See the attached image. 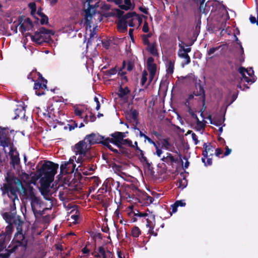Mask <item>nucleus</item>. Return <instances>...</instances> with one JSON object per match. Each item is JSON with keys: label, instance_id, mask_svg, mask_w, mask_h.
Here are the masks:
<instances>
[{"label": "nucleus", "instance_id": "obj_41", "mask_svg": "<svg viewBox=\"0 0 258 258\" xmlns=\"http://www.w3.org/2000/svg\"><path fill=\"white\" fill-rule=\"evenodd\" d=\"M197 121V130L198 131H201L202 129L205 128V124L203 123L202 121H200L199 118L196 119Z\"/></svg>", "mask_w": 258, "mask_h": 258}, {"label": "nucleus", "instance_id": "obj_15", "mask_svg": "<svg viewBox=\"0 0 258 258\" xmlns=\"http://www.w3.org/2000/svg\"><path fill=\"white\" fill-rule=\"evenodd\" d=\"M139 203L145 205H149L154 201V198L150 196L146 192L142 191L139 198H136Z\"/></svg>", "mask_w": 258, "mask_h": 258}, {"label": "nucleus", "instance_id": "obj_12", "mask_svg": "<svg viewBox=\"0 0 258 258\" xmlns=\"http://www.w3.org/2000/svg\"><path fill=\"white\" fill-rule=\"evenodd\" d=\"M1 190L2 191L3 195L7 194L8 197L13 201H14L16 199L18 200L17 194L19 191V188L18 187L15 186L14 185H12L8 187L7 191L5 190L3 187H1Z\"/></svg>", "mask_w": 258, "mask_h": 258}, {"label": "nucleus", "instance_id": "obj_52", "mask_svg": "<svg viewBox=\"0 0 258 258\" xmlns=\"http://www.w3.org/2000/svg\"><path fill=\"white\" fill-rule=\"evenodd\" d=\"M126 72H122V70H120L119 72H118V75H119L121 77V79L124 80L126 82L127 81V77L125 76Z\"/></svg>", "mask_w": 258, "mask_h": 258}, {"label": "nucleus", "instance_id": "obj_4", "mask_svg": "<svg viewBox=\"0 0 258 258\" xmlns=\"http://www.w3.org/2000/svg\"><path fill=\"white\" fill-rule=\"evenodd\" d=\"M53 34L54 33L52 30L42 27L39 28L38 31L34 33V35L30 33H28L27 35L30 36L32 41L39 45H41L43 43L48 42L50 36Z\"/></svg>", "mask_w": 258, "mask_h": 258}, {"label": "nucleus", "instance_id": "obj_61", "mask_svg": "<svg viewBox=\"0 0 258 258\" xmlns=\"http://www.w3.org/2000/svg\"><path fill=\"white\" fill-rule=\"evenodd\" d=\"M246 71V69L242 67H240L238 69L239 73L242 75V77L246 76L245 73Z\"/></svg>", "mask_w": 258, "mask_h": 258}, {"label": "nucleus", "instance_id": "obj_64", "mask_svg": "<svg viewBox=\"0 0 258 258\" xmlns=\"http://www.w3.org/2000/svg\"><path fill=\"white\" fill-rule=\"evenodd\" d=\"M249 21L251 24H255L256 23L257 25H258V20H256V18L255 17L251 15L249 17Z\"/></svg>", "mask_w": 258, "mask_h": 258}, {"label": "nucleus", "instance_id": "obj_16", "mask_svg": "<svg viewBox=\"0 0 258 258\" xmlns=\"http://www.w3.org/2000/svg\"><path fill=\"white\" fill-rule=\"evenodd\" d=\"M116 147L118 148V150L112 148V150H110L114 153L121 155L128 156L130 154V151L126 146L119 144Z\"/></svg>", "mask_w": 258, "mask_h": 258}, {"label": "nucleus", "instance_id": "obj_56", "mask_svg": "<svg viewBox=\"0 0 258 258\" xmlns=\"http://www.w3.org/2000/svg\"><path fill=\"white\" fill-rule=\"evenodd\" d=\"M179 46L180 47V50L188 54V52H190L191 51L190 47L185 48L183 46L181 45L180 44H179Z\"/></svg>", "mask_w": 258, "mask_h": 258}, {"label": "nucleus", "instance_id": "obj_14", "mask_svg": "<svg viewBox=\"0 0 258 258\" xmlns=\"http://www.w3.org/2000/svg\"><path fill=\"white\" fill-rule=\"evenodd\" d=\"M75 167L76 165L73 163V161H64L60 165V172L61 173L65 172L67 174L74 172Z\"/></svg>", "mask_w": 258, "mask_h": 258}, {"label": "nucleus", "instance_id": "obj_27", "mask_svg": "<svg viewBox=\"0 0 258 258\" xmlns=\"http://www.w3.org/2000/svg\"><path fill=\"white\" fill-rule=\"evenodd\" d=\"M147 68L150 73V81H151L155 75L157 70V66L156 64H151L147 66Z\"/></svg>", "mask_w": 258, "mask_h": 258}, {"label": "nucleus", "instance_id": "obj_17", "mask_svg": "<svg viewBox=\"0 0 258 258\" xmlns=\"http://www.w3.org/2000/svg\"><path fill=\"white\" fill-rule=\"evenodd\" d=\"M98 253L97 257L102 258H113V253L109 250L106 251L103 246H99L98 249Z\"/></svg>", "mask_w": 258, "mask_h": 258}, {"label": "nucleus", "instance_id": "obj_30", "mask_svg": "<svg viewBox=\"0 0 258 258\" xmlns=\"http://www.w3.org/2000/svg\"><path fill=\"white\" fill-rule=\"evenodd\" d=\"M178 55L179 57L185 59V64H188L190 62V58L189 55L187 53H186L182 51L180 49L178 50Z\"/></svg>", "mask_w": 258, "mask_h": 258}, {"label": "nucleus", "instance_id": "obj_49", "mask_svg": "<svg viewBox=\"0 0 258 258\" xmlns=\"http://www.w3.org/2000/svg\"><path fill=\"white\" fill-rule=\"evenodd\" d=\"M34 196L35 194L33 191V188L32 187L30 186L28 188V192L27 198H29L30 200Z\"/></svg>", "mask_w": 258, "mask_h": 258}, {"label": "nucleus", "instance_id": "obj_34", "mask_svg": "<svg viewBox=\"0 0 258 258\" xmlns=\"http://www.w3.org/2000/svg\"><path fill=\"white\" fill-rule=\"evenodd\" d=\"M19 24L20 25V30L22 33H23L24 32H26V31L29 30L30 28H29L27 26H25L24 23H22L23 21V17H20L19 18Z\"/></svg>", "mask_w": 258, "mask_h": 258}, {"label": "nucleus", "instance_id": "obj_18", "mask_svg": "<svg viewBox=\"0 0 258 258\" xmlns=\"http://www.w3.org/2000/svg\"><path fill=\"white\" fill-rule=\"evenodd\" d=\"M197 4H199V10L200 12L207 14L209 12L210 9V4L211 2L208 1L205 4V0H197Z\"/></svg>", "mask_w": 258, "mask_h": 258}, {"label": "nucleus", "instance_id": "obj_26", "mask_svg": "<svg viewBox=\"0 0 258 258\" xmlns=\"http://www.w3.org/2000/svg\"><path fill=\"white\" fill-rule=\"evenodd\" d=\"M156 46V43L154 42L150 44V45H148L146 48L147 50H148L152 55L154 56H157L159 55Z\"/></svg>", "mask_w": 258, "mask_h": 258}, {"label": "nucleus", "instance_id": "obj_33", "mask_svg": "<svg viewBox=\"0 0 258 258\" xmlns=\"http://www.w3.org/2000/svg\"><path fill=\"white\" fill-rule=\"evenodd\" d=\"M203 148L210 154V156L213 155L214 148L211 146V143H204L203 145Z\"/></svg>", "mask_w": 258, "mask_h": 258}, {"label": "nucleus", "instance_id": "obj_25", "mask_svg": "<svg viewBox=\"0 0 258 258\" xmlns=\"http://www.w3.org/2000/svg\"><path fill=\"white\" fill-rule=\"evenodd\" d=\"M13 223L16 225L17 232H22V226L24 224V222L21 220L20 216H17L13 220Z\"/></svg>", "mask_w": 258, "mask_h": 258}, {"label": "nucleus", "instance_id": "obj_57", "mask_svg": "<svg viewBox=\"0 0 258 258\" xmlns=\"http://www.w3.org/2000/svg\"><path fill=\"white\" fill-rule=\"evenodd\" d=\"M142 31L145 33H147L149 31L148 24L147 21L144 22V25L142 28Z\"/></svg>", "mask_w": 258, "mask_h": 258}, {"label": "nucleus", "instance_id": "obj_32", "mask_svg": "<svg viewBox=\"0 0 258 258\" xmlns=\"http://www.w3.org/2000/svg\"><path fill=\"white\" fill-rule=\"evenodd\" d=\"M30 200H31V205L32 209L34 213L35 214L36 210L35 209L34 205L35 204H36V205L40 204V200L38 197H36L35 195L33 197H32L30 199Z\"/></svg>", "mask_w": 258, "mask_h": 258}, {"label": "nucleus", "instance_id": "obj_10", "mask_svg": "<svg viewBox=\"0 0 258 258\" xmlns=\"http://www.w3.org/2000/svg\"><path fill=\"white\" fill-rule=\"evenodd\" d=\"M105 138L100 135L98 133H92L87 135L85 138V140L89 146H91L92 145L96 144H101L103 145V142Z\"/></svg>", "mask_w": 258, "mask_h": 258}, {"label": "nucleus", "instance_id": "obj_20", "mask_svg": "<svg viewBox=\"0 0 258 258\" xmlns=\"http://www.w3.org/2000/svg\"><path fill=\"white\" fill-rule=\"evenodd\" d=\"M25 235L22 232H17L15 235L14 238L12 240V242H17L26 247L27 242L25 241Z\"/></svg>", "mask_w": 258, "mask_h": 258}, {"label": "nucleus", "instance_id": "obj_40", "mask_svg": "<svg viewBox=\"0 0 258 258\" xmlns=\"http://www.w3.org/2000/svg\"><path fill=\"white\" fill-rule=\"evenodd\" d=\"M5 247V236L2 235L0 232V251L3 250Z\"/></svg>", "mask_w": 258, "mask_h": 258}, {"label": "nucleus", "instance_id": "obj_38", "mask_svg": "<svg viewBox=\"0 0 258 258\" xmlns=\"http://www.w3.org/2000/svg\"><path fill=\"white\" fill-rule=\"evenodd\" d=\"M120 144L129 147H133L132 141L129 139H123L122 141H121Z\"/></svg>", "mask_w": 258, "mask_h": 258}, {"label": "nucleus", "instance_id": "obj_53", "mask_svg": "<svg viewBox=\"0 0 258 258\" xmlns=\"http://www.w3.org/2000/svg\"><path fill=\"white\" fill-rule=\"evenodd\" d=\"M127 21V24L130 27H134L135 26V23L134 22V21H135V17H131L130 19H128Z\"/></svg>", "mask_w": 258, "mask_h": 258}, {"label": "nucleus", "instance_id": "obj_62", "mask_svg": "<svg viewBox=\"0 0 258 258\" xmlns=\"http://www.w3.org/2000/svg\"><path fill=\"white\" fill-rule=\"evenodd\" d=\"M74 113L77 116H80L81 118H82L83 117L81 116L82 113H83V111L78 109V108H76L75 109V111H74Z\"/></svg>", "mask_w": 258, "mask_h": 258}, {"label": "nucleus", "instance_id": "obj_35", "mask_svg": "<svg viewBox=\"0 0 258 258\" xmlns=\"http://www.w3.org/2000/svg\"><path fill=\"white\" fill-rule=\"evenodd\" d=\"M134 17H135V21H137L138 22L139 25H141L142 24V23H143V18H144L146 19L147 18V16H145L143 15H138L136 12H135V14L132 15V16H131V18Z\"/></svg>", "mask_w": 258, "mask_h": 258}, {"label": "nucleus", "instance_id": "obj_37", "mask_svg": "<svg viewBox=\"0 0 258 258\" xmlns=\"http://www.w3.org/2000/svg\"><path fill=\"white\" fill-rule=\"evenodd\" d=\"M141 234V231L137 226H135L132 230V235L133 237L137 238Z\"/></svg>", "mask_w": 258, "mask_h": 258}, {"label": "nucleus", "instance_id": "obj_8", "mask_svg": "<svg viewBox=\"0 0 258 258\" xmlns=\"http://www.w3.org/2000/svg\"><path fill=\"white\" fill-rule=\"evenodd\" d=\"M90 149L86 141L82 140L77 143L73 148V151L76 155H79L81 157H85L87 152Z\"/></svg>", "mask_w": 258, "mask_h": 258}, {"label": "nucleus", "instance_id": "obj_50", "mask_svg": "<svg viewBox=\"0 0 258 258\" xmlns=\"http://www.w3.org/2000/svg\"><path fill=\"white\" fill-rule=\"evenodd\" d=\"M115 11L116 16L118 18L119 20L121 19L124 17V12L122 10L116 9Z\"/></svg>", "mask_w": 258, "mask_h": 258}, {"label": "nucleus", "instance_id": "obj_55", "mask_svg": "<svg viewBox=\"0 0 258 258\" xmlns=\"http://www.w3.org/2000/svg\"><path fill=\"white\" fill-rule=\"evenodd\" d=\"M18 186H19V187L22 188V189L23 190V195H24V196H25L26 197V198H27V197L28 196V189H27V188L24 187L22 183V185H18Z\"/></svg>", "mask_w": 258, "mask_h": 258}, {"label": "nucleus", "instance_id": "obj_44", "mask_svg": "<svg viewBox=\"0 0 258 258\" xmlns=\"http://www.w3.org/2000/svg\"><path fill=\"white\" fill-rule=\"evenodd\" d=\"M41 18L40 24L42 25H47L48 24V18L45 14L43 16H41Z\"/></svg>", "mask_w": 258, "mask_h": 258}, {"label": "nucleus", "instance_id": "obj_31", "mask_svg": "<svg viewBox=\"0 0 258 258\" xmlns=\"http://www.w3.org/2000/svg\"><path fill=\"white\" fill-rule=\"evenodd\" d=\"M20 246H24V245L15 242H12V247L10 249H6V251L11 255L12 253L15 252Z\"/></svg>", "mask_w": 258, "mask_h": 258}, {"label": "nucleus", "instance_id": "obj_5", "mask_svg": "<svg viewBox=\"0 0 258 258\" xmlns=\"http://www.w3.org/2000/svg\"><path fill=\"white\" fill-rule=\"evenodd\" d=\"M194 96L200 97V98L202 100L203 106L204 107L206 103L205 91L203 85L202 84V81L200 80H199L198 81H196L195 83V89L194 91L193 94L189 95L187 99L190 101L194 99Z\"/></svg>", "mask_w": 258, "mask_h": 258}, {"label": "nucleus", "instance_id": "obj_39", "mask_svg": "<svg viewBox=\"0 0 258 258\" xmlns=\"http://www.w3.org/2000/svg\"><path fill=\"white\" fill-rule=\"evenodd\" d=\"M201 20H199V21L197 22L196 26H195V30L194 32V36H196V37H197V36L199 35L200 31V28H201Z\"/></svg>", "mask_w": 258, "mask_h": 258}, {"label": "nucleus", "instance_id": "obj_6", "mask_svg": "<svg viewBox=\"0 0 258 258\" xmlns=\"http://www.w3.org/2000/svg\"><path fill=\"white\" fill-rule=\"evenodd\" d=\"M38 80L35 82L34 89L35 91V93L37 96H41L45 94L44 90L47 89V80L45 79L42 75L39 73Z\"/></svg>", "mask_w": 258, "mask_h": 258}, {"label": "nucleus", "instance_id": "obj_9", "mask_svg": "<svg viewBox=\"0 0 258 258\" xmlns=\"http://www.w3.org/2000/svg\"><path fill=\"white\" fill-rule=\"evenodd\" d=\"M5 180L7 181V183H4L2 187H3L5 190L6 191H7L8 187L12 185L15 184L18 186L22 185L21 180L10 172L7 173Z\"/></svg>", "mask_w": 258, "mask_h": 258}, {"label": "nucleus", "instance_id": "obj_60", "mask_svg": "<svg viewBox=\"0 0 258 258\" xmlns=\"http://www.w3.org/2000/svg\"><path fill=\"white\" fill-rule=\"evenodd\" d=\"M175 204H176L178 207L179 206L184 207L186 205L185 203L183 200L176 201L175 202Z\"/></svg>", "mask_w": 258, "mask_h": 258}, {"label": "nucleus", "instance_id": "obj_22", "mask_svg": "<svg viewBox=\"0 0 258 258\" xmlns=\"http://www.w3.org/2000/svg\"><path fill=\"white\" fill-rule=\"evenodd\" d=\"M109 192H111L113 191V192H115V191H120V189H119V187L120 186V183L118 181H115L112 178H109Z\"/></svg>", "mask_w": 258, "mask_h": 258}, {"label": "nucleus", "instance_id": "obj_19", "mask_svg": "<svg viewBox=\"0 0 258 258\" xmlns=\"http://www.w3.org/2000/svg\"><path fill=\"white\" fill-rule=\"evenodd\" d=\"M161 160L169 165H172L174 163H176L178 162V159L177 158H174L171 153L168 152L166 153V156H163Z\"/></svg>", "mask_w": 258, "mask_h": 258}, {"label": "nucleus", "instance_id": "obj_28", "mask_svg": "<svg viewBox=\"0 0 258 258\" xmlns=\"http://www.w3.org/2000/svg\"><path fill=\"white\" fill-rule=\"evenodd\" d=\"M3 217L6 221L9 224L12 223V222H13V220H15V218L17 217L13 215V214L8 212H5L3 214Z\"/></svg>", "mask_w": 258, "mask_h": 258}, {"label": "nucleus", "instance_id": "obj_45", "mask_svg": "<svg viewBox=\"0 0 258 258\" xmlns=\"http://www.w3.org/2000/svg\"><path fill=\"white\" fill-rule=\"evenodd\" d=\"M117 70L115 68H112L109 70H107L105 72V74L107 76H111V75H114L116 73Z\"/></svg>", "mask_w": 258, "mask_h": 258}, {"label": "nucleus", "instance_id": "obj_3", "mask_svg": "<svg viewBox=\"0 0 258 258\" xmlns=\"http://www.w3.org/2000/svg\"><path fill=\"white\" fill-rule=\"evenodd\" d=\"M15 134L9 133L7 140L5 142L3 145L6 148L10 149L9 155L10 157V163L13 166L17 165L20 163L19 153L17 150L16 147L14 144Z\"/></svg>", "mask_w": 258, "mask_h": 258}, {"label": "nucleus", "instance_id": "obj_13", "mask_svg": "<svg viewBox=\"0 0 258 258\" xmlns=\"http://www.w3.org/2000/svg\"><path fill=\"white\" fill-rule=\"evenodd\" d=\"M134 216L135 217L134 218H133V219L132 220L133 222H135L137 221V217H138L140 218H144V219H146V220L147 221V224H146L147 226L149 227L150 228L149 231H151L152 230H153L154 227L152 225V222L150 220H149V219L148 218H146V217L147 216H148V214H147L146 212H140L138 210H137V213H135L134 212Z\"/></svg>", "mask_w": 258, "mask_h": 258}, {"label": "nucleus", "instance_id": "obj_29", "mask_svg": "<svg viewBox=\"0 0 258 258\" xmlns=\"http://www.w3.org/2000/svg\"><path fill=\"white\" fill-rule=\"evenodd\" d=\"M130 93V91L127 87L123 88L120 86L118 90V95L119 98H122Z\"/></svg>", "mask_w": 258, "mask_h": 258}, {"label": "nucleus", "instance_id": "obj_11", "mask_svg": "<svg viewBox=\"0 0 258 258\" xmlns=\"http://www.w3.org/2000/svg\"><path fill=\"white\" fill-rule=\"evenodd\" d=\"M133 14H135V12H128L124 15V17L118 20L117 22V28L118 31L121 33H124L127 31V20L131 18Z\"/></svg>", "mask_w": 258, "mask_h": 258}, {"label": "nucleus", "instance_id": "obj_42", "mask_svg": "<svg viewBox=\"0 0 258 258\" xmlns=\"http://www.w3.org/2000/svg\"><path fill=\"white\" fill-rule=\"evenodd\" d=\"M109 178H107L105 181L104 182L103 185H102V187H103V188H104L105 189V191H100V193H102V194H104V193H105V192H107V191L109 192Z\"/></svg>", "mask_w": 258, "mask_h": 258}, {"label": "nucleus", "instance_id": "obj_43", "mask_svg": "<svg viewBox=\"0 0 258 258\" xmlns=\"http://www.w3.org/2000/svg\"><path fill=\"white\" fill-rule=\"evenodd\" d=\"M148 73L146 71H144L142 73V77L141 78V83L142 85H144L147 80Z\"/></svg>", "mask_w": 258, "mask_h": 258}, {"label": "nucleus", "instance_id": "obj_58", "mask_svg": "<svg viewBox=\"0 0 258 258\" xmlns=\"http://www.w3.org/2000/svg\"><path fill=\"white\" fill-rule=\"evenodd\" d=\"M142 38L143 42L144 45L148 46V45H150V44H151L150 43L149 38H148L147 37H146V36H145L144 35H142Z\"/></svg>", "mask_w": 258, "mask_h": 258}, {"label": "nucleus", "instance_id": "obj_24", "mask_svg": "<svg viewBox=\"0 0 258 258\" xmlns=\"http://www.w3.org/2000/svg\"><path fill=\"white\" fill-rule=\"evenodd\" d=\"M138 115L139 112L136 109H131L130 112L127 113L126 115V117L128 120H133L136 121V125L138 123Z\"/></svg>", "mask_w": 258, "mask_h": 258}, {"label": "nucleus", "instance_id": "obj_54", "mask_svg": "<svg viewBox=\"0 0 258 258\" xmlns=\"http://www.w3.org/2000/svg\"><path fill=\"white\" fill-rule=\"evenodd\" d=\"M187 111L189 113V114L191 115L192 118L195 119L198 118L197 115L192 111L191 107H189V108H188Z\"/></svg>", "mask_w": 258, "mask_h": 258}, {"label": "nucleus", "instance_id": "obj_51", "mask_svg": "<svg viewBox=\"0 0 258 258\" xmlns=\"http://www.w3.org/2000/svg\"><path fill=\"white\" fill-rule=\"evenodd\" d=\"M134 63L132 61H128L127 63V70L129 72L132 71L134 68Z\"/></svg>", "mask_w": 258, "mask_h": 258}, {"label": "nucleus", "instance_id": "obj_2", "mask_svg": "<svg viewBox=\"0 0 258 258\" xmlns=\"http://www.w3.org/2000/svg\"><path fill=\"white\" fill-rule=\"evenodd\" d=\"M84 7L87 6V9H84L85 12V24L89 28L91 27L92 20L96 14L97 9L100 7V0H81Z\"/></svg>", "mask_w": 258, "mask_h": 258}, {"label": "nucleus", "instance_id": "obj_46", "mask_svg": "<svg viewBox=\"0 0 258 258\" xmlns=\"http://www.w3.org/2000/svg\"><path fill=\"white\" fill-rule=\"evenodd\" d=\"M221 47V45H220L217 47H212L210 48V49L208 51L207 54L209 56H211L216 51L218 50Z\"/></svg>", "mask_w": 258, "mask_h": 258}, {"label": "nucleus", "instance_id": "obj_59", "mask_svg": "<svg viewBox=\"0 0 258 258\" xmlns=\"http://www.w3.org/2000/svg\"><path fill=\"white\" fill-rule=\"evenodd\" d=\"M29 8L33 11H36V5L34 2L30 3L28 5Z\"/></svg>", "mask_w": 258, "mask_h": 258}, {"label": "nucleus", "instance_id": "obj_21", "mask_svg": "<svg viewBox=\"0 0 258 258\" xmlns=\"http://www.w3.org/2000/svg\"><path fill=\"white\" fill-rule=\"evenodd\" d=\"M161 149L172 151L171 148L174 149L173 145L170 142V139L168 137L160 140Z\"/></svg>", "mask_w": 258, "mask_h": 258}, {"label": "nucleus", "instance_id": "obj_48", "mask_svg": "<svg viewBox=\"0 0 258 258\" xmlns=\"http://www.w3.org/2000/svg\"><path fill=\"white\" fill-rule=\"evenodd\" d=\"M13 229V226L12 223L9 224V225L6 228V233L7 234H10L12 233Z\"/></svg>", "mask_w": 258, "mask_h": 258}, {"label": "nucleus", "instance_id": "obj_7", "mask_svg": "<svg viewBox=\"0 0 258 258\" xmlns=\"http://www.w3.org/2000/svg\"><path fill=\"white\" fill-rule=\"evenodd\" d=\"M121 134H118V132H115L110 135L111 138H105L103 142V145L107 147L109 150H112L113 148L110 143H112L115 146H117L121 143Z\"/></svg>", "mask_w": 258, "mask_h": 258}, {"label": "nucleus", "instance_id": "obj_63", "mask_svg": "<svg viewBox=\"0 0 258 258\" xmlns=\"http://www.w3.org/2000/svg\"><path fill=\"white\" fill-rule=\"evenodd\" d=\"M154 59L153 57L150 56L149 57L147 60V66L155 64L154 63Z\"/></svg>", "mask_w": 258, "mask_h": 258}, {"label": "nucleus", "instance_id": "obj_1", "mask_svg": "<svg viewBox=\"0 0 258 258\" xmlns=\"http://www.w3.org/2000/svg\"><path fill=\"white\" fill-rule=\"evenodd\" d=\"M58 168V164L47 161L37 170L39 178L44 175L40 180V190L41 195L47 201L51 200V195L49 190L50 184L54 180V176Z\"/></svg>", "mask_w": 258, "mask_h": 258}, {"label": "nucleus", "instance_id": "obj_36", "mask_svg": "<svg viewBox=\"0 0 258 258\" xmlns=\"http://www.w3.org/2000/svg\"><path fill=\"white\" fill-rule=\"evenodd\" d=\"M174 62L172 60H169L167 64V73L169 74H172L174 72Z\"/></svg>", "mask_w": 258, "mask_h": 258}, {"label": "nucleus", "instance_id": "obj_23", "mask_svg": "<svg viewBox=\"0 0 258 258\" xmlns=\"http://www.w3.org/2000/svg\"><path fill=\"white\" fill-rule=\"evenodd\" d=\"M130 191L128 194V198H133V196H136L137 198H139L142 191L140 190L137 186L135 185L134 184H131L130 187Z\"/></svg>", "mask_w": 258, "mask_h": 258}, {"label": "nucleus", "instance_id": "obj_47", "mask_svg": "<svg viewBox=\"0 0 258 258\" xmlns=\"http://www.w3.org/2000/svg\"><path fill=\"white\" fill-rule=\"evenodd\" d=\"M24 24H26V25L28 26L30 29L32 28L34 26L32 21L29 18H27L24 20Z\"/></svg>", "mask_w": 258, "mask_h": 258}]
</instances>
